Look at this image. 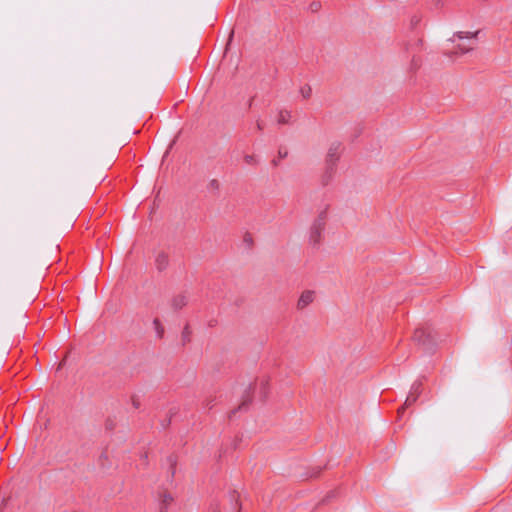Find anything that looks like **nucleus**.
<instances>
[{
	"label": "nucleus",
	"mask_w": 512,
	"mask_h": 512,
	"mask_svg": "<svg viewBox=\"0 0 512 512\" xmlns=\"http://www.w3.org/2000/svg\"><path fill=\"white\" fill-rule=\"evenodd\" d=\"M300 93L305 99H308L312 94V88L309 85H305L301 87Z\"/></svg>",
	"instance_id": "16"
},
{
	"label": "nucleus",
	"mask_w": 512,
	"mask_h": 512,
	"mask_svg": "<svg viewBox=\"0 0 512 512\" xmlns=\"http://www.w3.org/2000/svg\"><path fill=\"white\" fill-rule=\"evenodd\" d=\"M340 142H334L330 145L326 156V171L322 177V183L327 185L335 173V166L340 158Z\"/></svg>",
	"instance_id": "2"
},
{
	"label": "nucleus",
	"mask_w": 512,
	"mask_h": 512,
	"mask_svg": "<svg viewBox=\"0 0 512 512\" xmlns=\"http://www.w3.org/2000/svg\"><path fill=\"white\" fill-rule=\"evenodd\" d=\"M420 387H421V383H414L411 387L410 392H414V394L417 393V397H419V395L421 394Z\"/></svg>",
	"instance_id": "19"
},
{
	"label": "nucleus",
	"mask_w": 512,
	"mask_h": 512,
	"mask_svg": "<svg viewBox=\"0 0 512 512\" xmlns=\"http://www.w3.org/2000/svg\"><path fill=\"white\" fill-rule=\"evenodd\" d=\"M417 399V393L414 394V392H410L405 400L404 405L398 409V414L401 415L404 412L405 408L411 406L413 403L416 402Z\"/></svg>",
	"instance_id": "11"
},
{
	"label": "nucleus",
	"mask_w": 512,
	"mask_h": 512,
	"mask_svg": "<svg viewBox=\"0 0 512 512\" xmlns=\"http://www.w3.org/2000/svg\"><path fill=\"white\" fill-rule=\"evenodd\" d=\"M256 126H257V129H258L259 131H262V130H263V128H264V124H263V122H262V121H260V120H257V122H256Z\"/></svg>",
	"instance_id": "26"
},
{
	"label": "nucleus",
	"mask_w": 512,
	"mask_h": 512,
	"mask_svg": "<svg viewBox=\"0 0 512 512\" xmlns=\"http://www.w3.org/2000/svg\"><path fill=\"white\" fill-rule=\"evenodd\" d=\"M156 269L159 272L164 271L169 265V257L165 252H160L155 259Z\"/></svg>",
	"instance_id": "8"
},
{
	"label": "nucleus",
	"mask_w": 512,
	"mask_h": 512,
	"mask_svg": "<svg viewBox=\"0 0 512 512\" xmlns=\"http://www.w3.org/2000/svg\"><path fill=\"white\" fill-rule=\"evenodd\" d=\"M170 422H171V419L169 418L166 423L162 424L163 428H166L170 424Z\"/></svg>",
	"instance_id": "29"
},
{
	"label": "nucleus",
	"mask_w": 512,
	"mask_h": 512,
	"mask_svg": "<svg viewBox=\"0 0 512 512\" xmlns=\"http://www.w3.org/2000/svg\"><path fill=\"white\" fill-rule=\"evenodd\" d=\"M187 304V297L183 294L176 295L172 298L171 305L174 310H180Z\"/></svg>",
	"instance_id": "9"
},
{
	"label": "nucleus",
	"mask_w": 512,
	"mask_h": 512,
	"mask_svg": "<svg viewBox=\"0 0 512 512\" xmlns=\"http://www.w3.org/2000/svg\"><path fill=\"white\" fill-rule=\"evenodd\" d=\"M253 392H254V387L252 386V384H250L247 389L245 390V393L243 395V400L241 402V404L238 406L237 409H234L230 412L229 414V417L231 418L238 410H243V409H246L249 404L252 402V395H253Z\"/></svg>",
	"instance_id": "5"
},
{
	"label": "nucleus",
	"mask_w": 512,
	"mask_h": 512,
	"mask_svg": "<svg viewBox=\"0 0 512 512\" xmlns=\"http://www.w3.org/2000/svg\"><path fill=\"white\" fill-rule=\"evenodd\" d=\"M420 20H421V18H420L419 16L414 15V16L411 18V20H410V24H411V26H412V27H416V26L419 24Z\"/></svg>",
	"instance_id": "23"
},
{
	"label": "nucleus",
	"mask_w": 512,
	"mask_h": 512,
	"mask_svg": "<svg viewBox=\"0 0 512 512\" xmlns=\"http://www.w3.org/2000/svg\"><path fill=\"white\" fill-rule=\"evenodd\" d=\"M153 325H154L157 337L159 339H162L164 336V327L162 326L160 320L158 318H155L153 320Z\"/></svg>",
	"instance_id": "12"
},
{
	"label": "nucleus",
	"mask_w": 512,
	"mask_h": 512,
	"mask_svg": "<svg viewBox=\"0 0 512 512\" xmlns=\"http://www.w3.org/2000/svg\"><path fill=\"white\" fill-rule=\"evenodd\" d=\"M323 232L324 230L311 226L309 233V243L314 247H318L321 243Z\"/></svg>",
	"instance_id": "7"
},
{
	"label": "nucleus",
	"mask_w": 512,
	"mask_h": 512,
	"mask_svg": "<svg viewBox=\"0 0 512 512\" xmlns=\"http://www.w3.org/2000/svg\"><path fill=\"white\" fill-rule=\"evenodd\" d=\"M412 339L417 345L421 346L423 350L427 352L433 351L436 345L435 337L432 334V331L428 328H417L414 331Z\"/></svg>",
	"instance_id": "3"
},
{
	"label": "nucleus",
	"mask_w": 512,
	"mask_h": 512,
	"mask_svg": "<svg viewBox=\"0 0 512 512\" xmlns=\"http://www.w3.org/2000/svg\"><path fill=\"white\" fill-rule=\"evenodd\" d=\"M238 494L234 491L230 494L229 506L220 507L218 504L212 505V512H240L241 506L238 501Z\"/></svg>",
	"instance_id": "4"
},
{
	"label": "nucleus",
	"mask_w": 512,
	"mask_h": 512,
	"mask_svg": "<svg viewBox=\"0 0 512 512\" xmlns=\"http://www.w3.org/2000/svg\"><path fill=\"white\" fill-rule=\"evenodd\" d=\"M272 164H273L274 166H278L279 162H278L277 160H273V161H272Z\"/></svg>",
	"instance_id": "30"
},
{
	"label": "nucleus",
	"mask_w": 512,
	"mask_h": 512,
	"mask_svg": "<svg viewBox=\"0 0 512 512\" xmlns=\"http://www.w3.org/2000/svg\"><path fill=\"white\" fill-rule=\"evenodd\" d=\"M311 226L314 228L325 230L326 222L321 221L319 219H315Z\"/></svg>",
	"instance_id": "18"
},
{
	"label": "nucleus",
	"mask_w": 512,
	"mask_h": 512,
	"mask_svg": "<svg viewBox=\"0 0 512 512\" xmlns=\"http://www.w3.org/2000/svg\"><path fill=\"white\" fill-rule=\"evenodd\" d=\"M167 462L169 463V466H170L171 478H173L174 475H175V472H176V464H177L176 456L175 455H169L167 457Z\"/></svg>",
	"instance_id": "14"
},
{
	"label": "nucleus",
	"mask_w": 512,
	"mask_h": 512,
	"mask_svg": "<svg viewBox=\"0 0 512 512\" xmlns=\"http://www.w3.org/2000/svg\"><path fill=\"white\" fill-rule=\"evenodd\" d=\"M327 208L323 209L322 211L319 212L318 216L316 219H319L321 221H324L326 222L327 220Z\"/></svg>",
	"instance_id": "20"
},
{
	"label": "nucleus",
	"mask_w": 512,
	"mask_h": 512,
	"mask_svg": "<svg viewBox=\"0 0 512 512\" xmlns=\"http://www.w3.org/2000/svg\"><path fill=\"white\" fill-rule=\"evenodd\" d=\"M244 242H245L249 247H251V246L253 245V239H252L251 234L246 233V234L244 235Z\"/></svg>",
	"instance_id": "22"
},
{
	"label": "nucleus",
	"mask_w": 512,
	"mask_h": 512,
	"mask_svg": "<svg viewBox=\"0 0 512 512\" xmlns=\"http://www.w3.org/2000/svg\"><path fill=\"white\" fill-rule=\"evenodd\" d=\"M244 161L246 164L251 165V166H256L258 164V160L256 159V157L254 155H248V154L245 155Z\"/></svg>",
	"instance_id": "17"
},
{
	"label": "nucleus",
	"mask_w": 512,
	"mask_h": 512,
	"mask_svg": "<svg viewBox=\"0 0 512 512\" xmlns=\"http://www.w3.org/2000/svg\"><path fill=\"white\" fill-rule=\"evenodd\" d=\"M173 502V497L169 493H163L160 500V512H168V507Z\"/></svg>",
	"instance_id": "10"
},
{
	"label": "nucleus",
	"mask_w": 512,
	"mask_h": 512,
	"mask_svg": "<svg viewBox=\"0 0 512 512\" xmlns=\"http://www.w3.org/2000/svg\"><path fill=\"white\" fill-rule=\"evenodd\" d=\"M278 155L280 158H285L288 155L287 151H282L281 149L278 151Z\"/></svg>",
	"instance_id": "27"
},
{
	"label": "nucleus",
	"mask_w": 512,
	"mask_h": 512,
	"mask_svg": "<svg viewBox=\"0 0 512 512\" xmlns=\"http://www.w3.org/2000/svg\"><path fill=\"white\" fill-rule=\"evenodd\" d=\"M327 208L323 209L322 211L319 212L318 216L316 219H319L321 221H324L326 222L327 220Z\"/></svg>",
	"instance_id": "21"
},
{
	"label": "nucleus",
	"mask_w": 512,
	"mask_h": 512,
	"mask_svg": "<svg viewBox=\"0 0 512 512\" xmlns=\"http://www.w3.org/2000/svg\"><path fill=\"white\" fill-rule=\"evenodd\" d=\"M434 1H435V5H437V6L440 5V3H441V0H434Z\"/></svg>",
	"instance_id": "31"
},
{
	"label": "nucleus",
	"mask_w": 512,
	"mask_h": 512,
	"mask_svg": "<svg viewBox=\"0 0 512 512\" xmlns=\"http://www.w3.org/2000/svg\"><path fill=\"white\" fill-rule=\"evenodd\" d=\"M415 45H416V46H422V45H423V40H422V38H418V39L416 40V42H415Z\"/></svg>",
	"instance_id": "28"
},
{
	"label": "nucleus",
	"mask_w": 512,
	"mask_h": 512,
	"mask_svg": "<svg viewBox=\"0 0 512 512\" xmlns=\"http://www.w3.org/2000/svg\"><path fill=\"white\" fill-rule=\"evenodd\" d=\"M106 426H107V428H111V424H109L108 422H107Z\"/></svg>",
	"instance_id": "33"
},
{
	"label": "nucleus",
	"mask_w": 512,
	"mask_h": 512,
	"mask_svg": "<svg viewBox=\"0 0 512 512\" xmlns=\"http://www.w3.org/2000/svg\"><path fill=\"white\" fill-rule=\"evenodd\" d=\"M213 402H214V400H213V399H208V400H206V402H205V407H206L207 409H212V407H213V405H214V403H213Z\"/></svg>",
	"instance_id": "25"
},
{
	"label": "nucleus",
	"mask_w": 512,
	"mask_h": 512,
	"mask_svg": "<svg viewBox=\"0 0 512 512\" xmlns=\"http://www.w3.org/2000/svg\"><path fill=\"white\" fill-rule=\"evenodd\" d=\"M479 31L476 32H456L453 37L449 39L452 42L459 43L455 46V50L451 54H465L472 51L477 45V36Z\"/></svg>",
	"instance_id": "1"
},
{
	"label": "nucleus",
	"mask_w": 512,
	"mask_h": 512,
	"mask_svg": "<svg viewBox=\"0 0 512 512\" xmlns=\"http://www.w3.org/2000/svg\"><path fill=\"white\" fill-rule=\"evenodd\" d=\"M233 34H234V32L232 31V32L230 33L229 41H231V40H232Z\"/></svg>",
	"instance_id": "32"
},
{
	"label": "nucleus",
	"mask_w": 512,
	"mask_h": 512,
	"mask_svg": "<svg viewBox=\"0 0 512 512\" xmlns=\"http://www.w3.org/2000/svg\"><path fill=\"white\" fill-rule=\"evenodd\" d=\"M209 186L212 188V189H215V190H218L219 187H220V184L218 182V180L216 179H212L209 183Z\"/></svg>",
	"instance_id": "24"
},
{
	"label": "nucleus",
	"mask_w": 512,
	"mask_h": 512,
	"mask_svg": "<svg viewBox=\"0 0 512 512\" xmlns=\"http://www.w3.org/2000/svg\"><path fill=\"white\" fill-rule=\"evenodd\" d=\"M190 336H191V330L189 328V325H186L182 331V341H183V344H186L188 342H190Z\"/></svg>",
	"instance_id": "15"
},
{
	"label": "nucleus",
	"mask_w": 512,
	"mask_h": 512,
	"mask_svg": "<svg viewBox=\"0 0 512 512\" xmlns=\"http://www.w3.org/2000/svg\"><path fill=\"white\" fill-rule=\"evenodd\" d=\"M133 404H134L135 407H138L137 402L134 401Z\"/></svg>",
	"instance_id": "34"
},
{
	"label": "nucleus",
	"mask_w": 512,
	"mask_h": 512,
	"mask_svg": "<svg viewBox=\"0 0 512 512\" xmlns=\"http://www.w3.org/2000/svg\"><path fill=\"white\" fill-rule=\"evenodd\" d=\"M291 118V113L287 110H281L278 115V123L279 124H286L289 122Z\"/></svg>",
	"instance_id": "13"
},
{
	"label": "nucleus",
	"mask_w": 512,
	"mask_h": 512,
	"mask_svg": "<svg viewBox=\"0 0 512 512\" xmlns=\"http://www.w3.org/2000/svg\"><path fill=\"white\" fill-rule=\"evenodd\" d=\"M314 301V291H303L297 301V309L303 310Z\"/></svg>",
	"instance_id": "6"
}]
</instances>
